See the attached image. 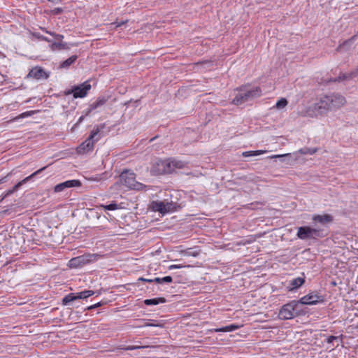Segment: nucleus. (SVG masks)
Segmentation results:
<instances>
[{"label": "nucleus", "instance_id": "obj_37", "mask_svg": "<svg viewBox=\"0 0 358 358\" xmlns=\"http://www.w3.org/2000/svg\"><path fill=\"white\" fill-rule=\"evenodd\" d=\"M148 348V346L145 345H128L127 347L122 348V349L129 351V350H134L137 349H143Z\"/></svg>", "mask_w": 358, "mask_h": 358}, {"label": "nucleus", "instance_id": "obj_21", "mask_svg": "<svg viewBox=\"0 0 358 358\" xmlns=\"http://www.w3.org/2000/svg\"><path fill=\"white\" fill-rule=\"evenodd\" d=\"M50 48L52 51L64 50H69L70 49V46L68 45V43H66L65 42H57V41H55V42H52L50 45Z\"/></svg>", "mask_w": 358, "mask_h": 358}, {"label": "nucleus", "instance_id": "obj_6", "mask_svg": "<svg viewBox=\"0 0 358 358\" xmlns=\"http://www.w3.org/2000/svg\"><path fill=\"white\" fill-rule=\"evenodd\" d=\"M299 303L298 301H291L283 305L280 309L278 317L281 320H291L300 315V310L298 309Z\"/></svg>", "mask_w": 358, "mask_h": 358}, {"label": "nucleus", "instance_id": "obj_3", "mask_svg": "<svg viewBox=\"0 0 358 358\" xmlns=\"http://www.w3.org/2000/svg\"><path fill=\"white\" fill-rule=\"evenodd\" d=\"M245 86H241L236 90L240 92L232 100V103L236 106L241 105L255 98L262 96V92L259 87H255L247 91H244Z\"/></svg>", "mask_w": 358, "mask_h": 358}, {"label": "nucleus", "instance_id": "obj_43", "mask_svg": "<svg viewBox=\"0 0 358 358\" xmlns=\"http://www.w3.org/2000/svg\"><path fill=\"white\" fill-rule=\"evenodd\" d=\"M212 64V62L211 61H209V60H201V61H199L195 63V65L198 66V65H203L204 64Z\"/></svg>", "mask_w": 358, "mask_h": 358}, {"label": "nucleus", "instance_id": "obj_45", "mask_svg": "<svg viewBox=\"0 0 358 358\" xmlns=\"http://www.w3.org/2000/svg\"><path fill=\"white\" fill-rule=\"evenodd\" d=\"M243 155L244 157H251V156H255V154H254V151H247V152H244L243 153Z\"/></svg>", "mask_w": 358, "mask_h": 358}, {"label": "nucleus", "instance_id": "obj_41", "mask_svg": "<svg viewBox=\"0 0 358 358\" xmlns=\"http://www.w3.org/2000/svg\"><path fill=\"white\" fill-rule=\"evenodd\" d=\"M127 22H128V20H124V21H121V22L115 21V22H113L111 24V25H115V28H117L119 27H121V26L125 24Z\"/></svg>", "mask_w": 358, "mask_h": 358}, {"label": "nucleus", "instance_id": "obj_22", "mask_svg": "<svg viewBox=\"0 0 358 358\" xmlns=\"http://www.w3.org/2000/svg\"><path fill=\"white\" fill-rule=\"evenodd\" d=\"M305 282V277H297L290 280L289 287L290 290L300 287Z\"/></svg>", "mask_w": 358, "mask_h": 358}, {"label": "nucleus", "instance_id": "obj_47", "mask_svg": "<svg viewBox=\"0 0 358 358\" xmlns=\"http://www.w3.org/2000/svg\"><path fill=\"white\" fill-rule=\"evenodd\" d=\"M40 29L42 30L43 32L50 34V33H52L53 31H48L46 28L40 27Z\"/></svg>", "mask_w": 358, "mask_h": 358}, {"label": "nucleus", "instance_id": "obj_35", "mask_svg": "<svg viewBox=\"0 0 358 358\" xmlns=\"http://www.w3.org/2000/svg\"><path fill=\"white\" fill-rule=\"evenodd\" d=\"M38 112V110H29V111H26V112H24L21 114H20L17 117L18 119H20V118H25V117H30L33 115H34L35 113H36Z\"/></svg>", "mask_w": 358, "mask_h": 358}, {"label": "nucleus", "instance_id": "obj_51", "mask_svg": "<svg viewBox=\"0 0 358 358\" xmlns=\"http://www.w3.org/2000/svg\"><path fill=\"white\" fill-rule=\"evenodd\" d=\"M5 181H6V178H3L1 180H0V183H2L3 182H5Z\"/></svg>", "mask_w": 358, "mask_h": 358}, {"label": "nucleus", "instance_id": "obj_10", "mask_svg": "<svg viewBox=\"0 0 358 358\" xmlns=\"http://www.w3.org/2000/svg\"><path fill=\"white\" fill-rule=\"evenodd\" d=\"M299 304L303 305H317L325 301V296L321 295L319 292L314 291L301 297L299 301Z\"/></svg>", "mask_w": 358, "mask_h": 358}, {"label": "nucleus", "instance_id": "obj_44", "mask_svg": "<svg viewBox=\"0 0 358 358\" xmlns=\"http://www.w3.org/2000/svg\"><path fill=\"white\" fill-rule=\"evenodd\" d=\"M350 73L354 78H357L358 76V66H357V68L355 69L350 71Z\"/></svg>", "mask_w": 358, "mask_h": 358}, {"label": "nucleus", "instance_id": "obj_13", "mask_svg": "<svg viewBox=\"0 0 358 358\" xmlns=\"http://www.w3.org/2000/svg\"><path fill=\"white\" fill-rule=\"evenodd\" d=\"M50 76V72H47L43 67L36 66L30 69L28 74L25 76L26 79L47 80Z\"/></svg>", "mask_w": 358, "mask_h": 358}, {"label": "nucleus", "instance_id": "obj_32", "mask_svg": "<svg viewBox=\"0 0 358 358\" xmlns=\"http://www.w3.org/2000/svg\"><path fill=\"white\" fill-rule=\"evenodd\" d=\"M287 104V100L285 98H281L276 102L275 107L278 109H281L285 108Z\"/></svg>", "mask_w": 358, "mask_h": 358}, {"label": "nucleus", "instance_id": "obj_38", "mask_svg": "<svg viewBox=\"0 0 358 358\" xmlns=\"http://www.w3.org/2000/svg\"><path fill=\"white\" fill-rule=\"evenodd\" d=\"M338 338H340L341 340L342 341L343 338V335L341 334V335H340V336H329L327 338L326 341H327V343H332L334 342V341L337 340Z\"/></svg>", "mask_w": 358, "mask_h": 358}, {"label": "nucleus", "instance_id": "obj_8", "mask_svg": "<svg viewBox=\"0 0 358 358\" xmlns=\"http://www.w3.org/2000/svg\"><path fill=\"white\" fill-rule=\"evenodd\" d=\"M325 96L331 111L336 110L346 103L345 97L340 93L330 92L325 94Z\"/></svg>", "mask_w": 358, "mask_h": 358}, {"label": "nucleus", "instance_id": "obj_42", "mask_svg": "<svg viewBox=\"0 0 358 358\" xmlns=\"http://www.w3.org/2000/svg\"><path fill=\"white\" fill-rule=\"evenodd\" d=\"M51 13L53 15H59L63 13V9L62 8H55L51 10Z\"/></svg>", "mask_w": 358, "mask_h": 358}, {"label": "nucleus", "instance_id": "obj_7", "mask_svg": "<svg viewBox=\"0 0 358 358\" xmlns=\"http://www.w3.org/2000/svg\"><path fill=\"white\" fill-rule=\"evenodd\" d=\"M91 88L90 81L86 80L81 84L72 86L71 89L66 90L63 92V94L65 96L72 94L74 99L84 98L87 95Z\"/></svg>", "mask_w": 358, "mask_h": 358}, {"label": "nucleus", "instance_id": "obj_15", "mask_svg": "<svg viewBox=\"0 0 358 358\" xmlns=\"http://www.w3.org/2000/svg\"><path fill=\"white\" fill-rule=\"evenodd\" d=\"M47 166L42 167L41 169H39L36 171L31 173L30 176L26 177L21 181L18 182L17 184H15L11 189H8L6 192V196L10 195L13 194L15 192H16L21 186H22L24 184L31 180L34 177L41 173L43 170L46 169Z\"/></svg>", "mask_w": 358, "mask_h": 358}, {"label": "nucleus", "instance_id": "obj_27", "mask_svg": "<svg viewBox=\"0 0 358 358\" xmlns=\"http://www.w3.org/2000/svg\"><path fill=\"white\" fill-rule=\"evenodd\" d=\"M318 150L317 148H308L304 147L298 150V152L301 155H313Z\"/></svg>", "mask_w": 358, "mask_h": 358}, {"label": "nucleus", "instance_id": "obj_33", "mask_svg": "<svg viewBox=\"0 0 358 358\" xmlns=\"http://www.w3.org/2000/svg\"><path fill=\"white\" fill-rule=\"evenodd\" d=\"M145 321L144 324L140 325L139 327H163V324H160L157 321H154V322H150V320H143Z\"/></svg>", "mask_w": 358, "mask_h": 358}, {"label": "nucleus", "instance_id": "obj_5", "mask_svg": "<svg viewBox=\"0 0 358 358\" xmlns=\"http://www.w3.org/2000/svg\"><path fill=\"white\" fill-rule=\"evenodd\" d=\"M120 182L130 189L141 191L145 189V185L136 180V174L130 171L124 170L119 176Z\"/></svg>", "mask_w": 358, "mask_h": 358}, {"label": "nucleus", "instance_id": "obj_48", "mask_svg": "<svg viewBox=\"0 0 358 358\" xmlns=\"http://www.w3.org/2000/svg\"><path fill=\"white\" fill-rule=\"evenodd\" d=\"M85 116H86L85 115L80 116L76 124L77 125V124H79L80 123H81L83 122V120L85 119Z\"/></svg>", "mask_w": 358, "mask_h": 358}, {"label": "nucleus", "instance_id": "obj_9", "mask_svg": "<svg viewBox=\"0 0 358 358\" xmlns=\"http://www.w3.org/2000/svg\"><path fill=\"white\" fill-rule=\"evenodd\" d=\"M95 260V255L92 254H85L73 258H71L68 264L71 268H81Z\"/></svg>", "mask_w": 358, "mask_h": 358}, {"label": "nucleus", "instance_id": "obj_28", "mask_svg": "<svg viewBox=\"0 0 358 358\" xmlns=\"http://www.w3.org/2000/svg\"><path fill=\"white\" fill-rule=\"evenodd\" d=\"M165 208H166V213L169 212H173L176 210L178 204L177 203L171 201V202H166L164 201Z\"/></svg>", "mask_w": 358, "mask_h": 358}, {"label": "nucleus", "instance_id": "obj_46", "mask_svg": "<svg viewBox=\"0 0 358 358\" xmlns=\"http://www.w3.org/2000/svg\"><path fill=\"white\" fill-rule=\"evenodd\" d=\"M138 280L145 282H154L153 279H147V278H144L142 277L139 278Z\"/></svg>", "mask_w": 358, "mask_h": 358}, {"label": "nucleus", "instance_id": "obj_2", "mask_svg": "<svg viewBox=\"0 0 358 358\" xmlns=\"http://www.w3.org/2000/svg\"><path fill=\"white\" fill-rule=\"evenodd\" d=\"M105 127L104 124L96 125L90 132V136L87 139L83 142L77 148V152L79 154L87 153L92 151L95 143L99 141L101 138L100 131Z\"/></svg>", "mask_w": 358, "mask_h": 358}, {"label": "nucleus", "instance_id": "obj_16", "mask_svg": "<svg viewBox=\"0 0 358 358\" xmlns=\"http://www.w3.org/2000/svg\"><path fill=\"white\" fill-rule=\"evenodd\" d=\"M82 185L80 180H69L57 184L54 187L55 192H61L65 189L71 187H78Z\"/></svg>", "mask_w": 358, "mask_h": 358}, {"label": "nucleus", "instance_id": "obj_36", "mask_svg": "<svg viewBox=\"0 0 358 358\" xmlns=\"http://www.w3.org/2000/svg\"><path fill=\"white\" fill-rule=\"evenodd\" d=\"M107 303L106 301H101L94 305H92V306H90L88 307H87L85 310H93V309H95V308H97L99 307H101L103 305H106Z\"/></svg>", "mask_w": 358, "mask_h": 358}, {"label": "nucleus", "instance_id": "obj_29", "mask_svg": "<svg viewBox=\"0 0 358 358\" xmlns=\"http://www.w3.org/2000/svg\"><path fill=\"white\" fill-rule=\"evenodd\" d=\"M154 282L162 284V283H171L173 281V278L170 275L165 276L164 278H155L153 279Z\"/></svg>", "mask_w": 358, "mask_h": 358}, {"label": "nucleus", "instance_id": "obj_1", "mask_svg": "<svg viewBox=\"0 0 358 358\" xmlns=\"http://www.w3.org/2000/svg\"><path fill=\"white\" fill-rule=\"evenodd\" d=\"M328 229L320 227L302 226L298 228L296 236L301 240H316L327 236Z\"/></svg>", "mask_w": 358, "mask_h": 358}, {"label": "nucleus", "instance_id": "obj_14", "mask_svg": "<svg viewBox=\"0 0 358 358\" xmlns=\"http://www.w3.org/2000/svg\"><path fill=\"white\" fill-rule=\"evenodd\" d=\"M312 221L315 227H318L317 224H320V227L327 229V225L334 221V217L330 214L313 215Z\"/></svg>", "mask_w": 358, "mask_h": 358}, {"label": "nucleus", "instance_id": "obj_50", "mask_svg": "<svg viewBox=\"0 0 358 358\" xmlns=\"http://www.w3.org/2000/svg\"><path fill=\"white\" fill-rule=\"evenodd\" d=\"M49 1L53 2V3H58L60 2L61 0H48Z\"/></svg>", "mask_w": 358, "mask_h": 358}, {"label": "nucleus", "instance_id": "obj_17", "mask_svg": "<svg viewBox=\"0 0 358 358\" xmlns=\"http://www.w3.org/2000/svg\"><path fill=\"white\" fill-rule=\"evenodd\" d=\"M109 99V96H99L96 101L90 104L89 108L85 112V115H88L92 110L96 108L103 106Z\"/></svg>", "mask_w": 358, "mask_h": 358}, {"label": "nucleus", "instance_id": "obj_26", "mask_svg": "<svg viewBox=\"0 0 358 358\" xmlns=\"http://www.w3.org/2000/svg\"><path fill=\"white\" fill-rule=\"evenodd\" d=\"M78 59V56L74 55L69 57L67 59L64 61L60 64L61 68L67 69L69 68L72 64H73Z\"/></svg>", "mask_w": 358, "mask_h": 358}, {"label": "nucleus", "instance_id": "obj_19", "mask_svg": "<svg viewBox=\"0 0 358 358\" xmlns=\"http://www.w3.org/2000/svg\"><path fill=\"white\" fill-rule=\"evenodd\" d=\"M169 162H170L172 173L175 171L176 169H182L185 168L187 164V163L184 161L177 160L173 158H169Z\"/></svg>", "mask_w": 358, "mask_h": 358}, {"label": "nucleus", "instance_id": "obj_23", "mask_svg": "<svg viewBox=\"0 0 358 358\" xmlns=\"http://www.w3.org/2000/svg\"><path fill=\"white\" fill-rule=\"evenodd\" d=\"M354 79L352 76L351 75V73H343L339 75L338 77L334 78V79H329L327 80V83H336V82H341L343 80H350Z\"/></svg>", "mask_w": 358, "mask_h": 358}, {"label": "nucleus", "instance_id": "obj_12", "mask_svg": "<svg viewBox=\"0 0 358 358\" xmlns=\"http://www.w3.org/2000/svg\"><path fill=\"white\" fill-rule=\"evenodd\" d=\"M151 171L154 175L156 176L172 173V169H171V165L170 162H169V159L165 160H157L153 164Z\"/></svg>", "mask_w": 358, "mask_h": 358}, {"label": "nucleus", "instance_id": "obj_52", "mask_svg": "<svg viewBox=\"0 0 358 358\" xmlns=\"http://www.w3.org/2000/svg\"><path fill=\"white\" fill-rule=\"evenodd\" d=\"M157 136H155L150 140V142L153 141Z\"/></svg>", "mask_w": 358, "mask_h": 358}, {"label": "nucleus", "instance_id": "obj_18", "mask_svg": "<svg viewBox=\"0 0 358 358\" xmlns=\"http://www.w3.org/2000/svg\"><path fill=\"white\" fill-rule=\"evenodd\" d=\"M164 201H155L151 203L150 207L155 212H159L162 215L166 214Z\"/></svg>", "mask_w": 358, "mask_h": 358}, {"label": "nucleus", "instance_id": "obj_34", "mask_svg": "<svg viewBox=\"0 0 358 358\" xmlns=\"http://www.w3.org/2000/svg\"><path fill=\"white\" fill-rule=\"evenodd\" d=\"M118 206L119 205L116 202L113 201L112 203L108 205L103 206V208L105 210H115L118 208Z\"/></svg>", "mask_w": 358, "mask_h": 358}, {"label": "nucleus", "instance_id": "obj_11", "mask_svg": "<svg viewBox=\"0 0 358 358\" xmlns=\"http://www.w3.org/2000/svg\"><path fill=\"white\" fill-rule=\"evenodd\" d=\"M93 290H83L79 292H71L66 295L62 300L63 306H68L70 303L73 302L78 299H86L88 297L94 294Z\"/></svg>", "mask_w": 358, "mask_h": 358}, {"label": "nucleus", "instance_id": "obj_24", "mask_svg": "<svg viewBox=\"0 0 358 358\" xmlns=\"http://www.w3.org/2000/svg\"><path fill=\"white\" fill-rule=\"evenodd\" d=\"M167 301L166 298L164 297H157V298H153L150 299H145L143 301V303L146 306H156L159 303H164Z\"/></svg>", "mask_w": 358, "mask_h": 358}, {"label": "nucleus", "instance_id": "obj_30", "mask_svg": "<svg viewBox=\"0 0 358 358\" xmlns=\"http://www.w3.org/2000/svg\"><path fill=\"white\" fill-rule=\"evenodd\" d=\"M182 252L186 256L197 257L199 255L200 251L193 250L192 248H187L182 251Z\"/></svg>", "mask_w": 358, "mask_h": 358}, {"label": "nucleus", "instance_id": "obj_25", "mask_svg": "<svg viewBox=\"0 0 358 358\" xmlns=\"http://www.w3.org/2000/svg\"><path fill=\"white\" fill-rule=\"evenodd\" d=\"M357 37H358V31L356 34L353 35L352 37H350L348 40H345L343 42H342L341 43H340L338 45V46L336 48V51L340 52L343 47L352 44L355 41L357 40Z\"/></svg>", "mask_w": 358, "mask_h": 358}, {"label": "nucleus", "instance_id": "obj_31", "mask_svg": "<svg viewBox=\"0 0 358 358\" xmlns=\"http://www.w3.org/2000/svg\"><path fill=\"white\" fill-rule=\"evenodd\" d=\"M31 35L32 36L35 37L36 38H37L39 41H46V42H48V43L51 42L50 39H49L46 36H44L41 35L38 32H31Z\"/></svg>", "mask_w": 358, "mask_h": 358}, {"label": "nucleus", "instance_id": "obj_20", "mask_svg": "<svg viewBox=\"0 0 358 358\" xmlns=\"http://www.w3.org/2000/svg\"><path fill=\"white\" fill-rule=\"evenodd\" d=\"M241 327V325L231 324L230 325L225 326L223 327L213 329H210V331L211 332H231L236 329H238Z\"/></svg>", "mask_w": 358, "mask_h": 358}, {"label": "nucleus", "instance_id": "obj_53", "mask_svg": "<svg viewBox=\"0 0 358 358\" xmlns=\"http://www.w3.org/2000/svg\"><path fill=\"white\" fill-rule=\"evenodd\" d=\"M284 155H276L274 157H283Z\"/></svg>", "mask_w": 358, "mask_h": 358}, {"label": "nucleus", "instance_id": "obj_39", "mask_svg": "<svg viewBox=\"0 0 358 358\" xmlns=\"http://www.w3.org/2000/svg\"><path fill=\"white\" fill-rule=\"evenodd\" d=\"M50 36H52L57 41V42H62V39L64 38V36L59 34H57L55 32L50 33Z\"/></svg>", "mask_w": 358, "mask_h": 358}, {"label": "nucleus", "instance_id": "obj_4", "mask_svg": "<svg viewBox=\"0 0 358 358\" xmlns=\"http://www.w3.org/2000/svg\"><path fill=\"white\" fill-rule=\"evenodd\" d=\"M325 94L319 95L314 104L309 106L307 109V113L310 116H324L329 112L331 111L329 106H328V101L325 99Z\"/></svg>", "mask_w": 358, "mask_h": 358}, {"label": "nucleus", "instance_id": "obj_49", "mask_svg": "<svg viewBox=\"0 0 358 358\" xmlns=\"http://www.w3.org/2000/svg\"><path fill=\"white\" fill-rule=\"evenodd\" d=\"M265 151H263V150H255L254 151V154H255V156H257V155H259L262 153H264Z\"/></svg>", "mask_w": 358, "mask_h": 358}, {"label": "nucleus", "instance_id": "obj_40", "mask_svg": "<svg viewBox=\"0 0 358 358\" xmlns=\"http://www.w3.org/2000/svg\"><path fill=\"white\" fill-rule=\"evenodd\" d=\"M186 266L185 265H182V264H172V265H170L169 266V270H172V269H176V268H183V267H185ZM187 267L189 266V265L187 266Z\"/></svg>", "mask_w": 358, "mask_h": 358}]
</instances>
